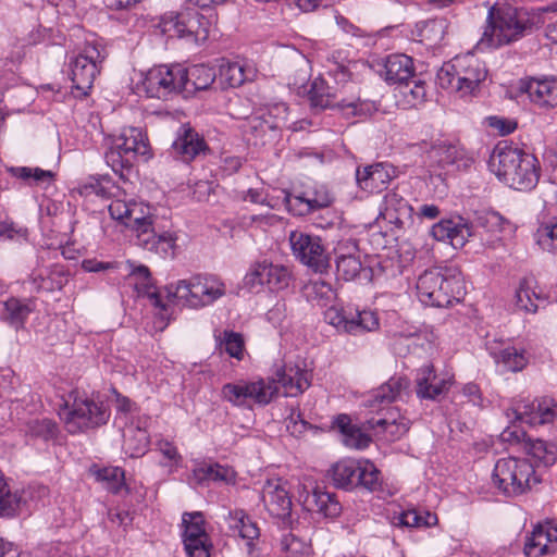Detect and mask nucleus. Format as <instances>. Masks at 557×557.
I'll use <instances>...</instances> for the list:
<instances>
[{
  "label": "nucleus",
  "mask_w": 557,
  "mask_h": 557,
  "mask_svg": "<svg viewBox=\"0 0 557 557\" xmlns=\"http://www.w3.org/2000/svg\"><path fill=\"white\" fill-rule=\"evenodd\" d=\"M140 157L146 160L149 158V144L145 133L138 127L123 128L104 154L107 164L121 176L123 171H129Z\"/></svg>",
  "instance_id": "423d86ee"
},
{
  "label": "nucleus",
  "mask_w": 557,
  "mask_h": 557,
  "mask_svg": "<svg viewBox=\"0 0 557 557\" xmlns=\"http://www.w3.org/2000/svg\"><path fill=\"white\" fill-rule=\"evenodd\" d=\"M221 397L235 407L246 408L244 380L224 384L221 388Z\"/></svg>",
  "instance_id": "4d7b16f0"
},
{
  "label": "nucleus",
  "mask_w": 557,
  "mask_h": 557,
  "mask_svg": "<svg viewBox=\"0 0 557 557\" xmlns=\"http://www.w3.org/2000/svg\"><path fill=\"white\" fill-rule=\"evenodd\" d=\"M129 275L135 280V287L138 293L146 295L154 307L165 309V305L162 304L160 295L153 289V282L151 273L146 265L139 264L134 265L128 262Z\"/></svg>",
  "instance_id": "e433bc0d"
},
{
  "label": "nucleus",
  "mask_w": 557,
  "mask_h": 557,
  "mask_svg": "<svg viewBox=\"0 0 557 557\" xmlns=\"http://www.w3.org/2000/svg\"><path fill=\"white\" fill-rule=\"evenodd\" d=\"M381 75L388 84L403 85L416 75L412 58L403 53L388 55L384 62Z\"/></svg>",
  "instance_id": "c756f323"
},
{
  "label": "nucleus",
  "mask_w": 557,
  "mask_h": 557,
  "mask_svg": "<svg viewBox=\"0 0 557 557\" xmlns=\"http://www.w3.org/2000/svg\"><path fill=\"white\" fill-rule=\"evenodd\" d=\"M431 234L436 240H448L453 247L458 248L466 244L468 237L474 235V227L461 216H457L434 224Z\"/></svg>",
  "instance_id": "b1692460"
},
{
  "label": "nucleus",
  "mask_w": 557,
  "mask_h": 557,
  "mask_svg": "<svg viewBox=\"0 0 557 557\" xmlns=\"http://www.w3.org/2000/svg\"><path fill=\"white\" fill-rule=\"evenodd\" d=\"M492 481L508 497L524 494L540 482L532 463L513 457L497 460Z\"/></svg>",
  "instance_id": "0eeeda50"
},
{
  "label": "nucleus",
  "mask_w": 557,
  "mask_h": 557,
  "mask_svg": "<svg viewBox=\"0 0 557 557\" xmlns=\"http://www.w3.org/2000/svg\"><path fill=\"white\" fill-rule=\"evenodd\" d=\"M103 59L104 57L96 46H86L83 53L70 62L73 88L81 91L82 96H86L91 88L99 72L98 63Z\"/></svg>",
  "instance_id": "ddd939ff"
},
{
  "label": "nucleus",
  "mask_w": 557,
  "mask_h": 557,
  "mask_svg": "<svg viewBox=\"0 0 557 557\" xmlns=\"http://www.w3.org/2000/svg\"><path fill=\"white\" fill-rule=\"evenodd\" d=\"M263 113L276 132L287 123L288 108L283 102L270 106Z\"/></svg>",
  "instance_id": "052dcab7"
},
{
  "label": "nucleus",
  "mask_w": 557,
  "mask_h": 557,
  "mask_svg": "<svg viewBox=\"0 0 557 557\" xmlns=\"http://www.w3.org/2000/svg\"><path fill=\"white\" fill-rule=\"evenodd\" d=\"M35 310V302L32 299L10 298L3 302V310L0 314L2 321L18 330L24 326L28 315Z\"/></svg>",
  "instance_id": "2f4dec72"
},
{
  "label": "nucleus",
  "mask_w": 557,
  "mask_h": 557,
  "mask_svg": "<svg viewBox=\"0 0 557 557\" xmlns=\"http://www.w3.org/2000/svg\"><path fill=\"white\" fill-rule=\"evenodd\" d=\"M112 219L120 221L124 225L129 224V216L139 211L143 213V206L136 202H126L121 199H114L108 207Z\"/></svg>",
  "instance_id": "09e8293b"
},
{
  "label": "nucleus",
  "mask_w": 557,
  "mask_h": 557,
  "mask_svg": "<svg viewBox=\"0 0 557 557\" xmlns=\"http://www.w3.org/2000/svg\"><path fill=\"white\" fill-rule=\"evenodd\" d=\"M249 78L245 66L238 62H226L220 65L219 79L225 87H239Z\"/></svg>",
  "instance_id": "a18cd8bd"
},
{
  "label": "nucleus",
  "mask_w": 557,
  "mask_h": 557,
  "mask_svg": "<svg viewBox=\"0 0 557 557\" xmlns=\"http://www.w3.org/2000/svg\"><path fill=\"white\" fill-rule=\"evenodd\" d=\"M486 76L484 63L474 54L467 53L444 63L437 72L436 79L442 88L466 97L474 95Z\"/></svg>",
  "instance_id": "20e7f679"
},
{
  "label": "nucleus",
  "mask_w": 557,
  "mask_h": 557,
  "mask_svg": "<svg viewBox=\"0 0 557 557\" xmlns=\"http://www.w3.org/2000/svg\"><path fill=\"white\" fill-rule=\"evenodd\" d=\"M99 481L106 484L111 493H119L124 485V471L117 467L103 468L96 472Z\"/></svg>",
  "instance_id": "864d4df0"
},
{
  "label": "nucleus",
  "mask_w": 557,
  "mask_h": 557,
  "mask_svg": "<svg viewBox=\"0 0 557 557\" xmlns=\"http://www.w3.org/2000/svg\"><path fill=\"white\" fill-rule=\"evenodd\" d=\"M223 346L225 351L233 358L242 359L244 351V341L242 336L234 332H225Z\"/></svg>",
  "instance_id": "680f3d73"
},
{
  "label": "nucleus",
  "mask_w": 557,
  "mask_h": 557,
  "mask_svg": "<svg viewBox=\"0 0 557 557\" xmlns=\"http://www.w3.org/2000/svg\"><path fill=\"white\" fill-rule=\"evenodd\" d=\"M500 436L504 442L519 444L523 447L528 434L523 430L517 428L516 425H512L505 429Z\"/></svg>",
  "instance_id": "774afa93"
},
{
  "label": "nucleus",
  "mask_w": 557,
  "mask_h": 557,
  "mask_svg": "<svg viewBox=\"0 0 557 557\" xmlns=\"http://www.w3.org/2000/svg\"><path fill=\"white\" fill-rule=\"evenodd\" d=\"M515 419L529 425L552 423L557 418V401L544 397L511 410Z\"/></svg>",
  "instance_id": "aec40b11"
},
{
  "label": "nucleus",
  "mask_w": 557,
  "mask_h": 557,
  "mask_svg": "<svg viewBox=\"0 0 557 557\" xmlns=\"http://www.w3.org/2000/svg\"><path fill=\"white\" fill-rule=\"evenodd\" d=\"M361 261L359 256H352L341 251L336 257V272L345 281L354 280L361 271Z\"/></svg>",
  "instance_id": "de8ad7c7"
},
{
  "label": "nucleus",
  "mask_w": 557,
  "mask_h": 557,
  "mask_svg": "<svg viewBox=\"0 0 557 557\" xmlns=\"http://www.w3.org/2000/svg\"><path fill=\"white\" fill-rule=\"evenodd\" d=\"M361 461L343 459L332 466L330 475L336 487L351 488L357 486V476Z\"/></svg>",
  "instance_id": "f704fd0d"
},
{
  "label": "nucleus",
  "mask_w": 557,
  "mask_h": 557,
  "mask_svg": "<svg viewBox=\"0 0 557 557\" xmlns=\"http://www.w3.org/2000/svg\"><path fill=\"white\" fill-rule=\"evenodd\" d=\"M227 519L230 528L234 531H237L240 537L247 540V546L249 553H251L253 541L258 540L260 536V531L257 523L252 521L244 510L239 509L230 511Z\"/></svg>",
  "instance_id": "c9c22d12"
},
{
  "label": "nucleus",
  "mask_w": 557,
  "mask_h": 557,
  "mask_svg": "<svg viewBox=\"0 0 557 557\" xmlns=\"http://www.w3.org/2000/svg\"><path fill=\"white\" fill-rule=\"evenodd\" d=\"M431 154L441 166L455 164L462 158L463 151L455 145L442 143L433 147Z\"/></svg>",
  "instance_id": "603ef678"
},
{
  "label": "nucleus",
  "mask_w": 557,
  "mask_h": 557,
  "mask_svg": "<svg viewBox=\"0 0 557 557\" xmlns=\"http://www.w3.org/2000/svg\"><path fill=\"white\" fill-rule=\"evenodd\" d=\"M149 445V436L146 430L140 428H128L124 440L125 453L132 458L145 455Z\"/></svg>",
  "instance_id": "c03bdc74"
},
{
  "label": "nucleus",
  "mask_w": 557,
  "mask_h": 557,
  "mask_svg": "<svg viewBox=\"0 0 557 557\" xmlns=\"http://www.w3.org/2000/svg\"><path fill=\"white\" fill-rule=\"evenodd\" d=\"M395 169L387 163H375L363 169L358 168L356 180L359 187L369 193H380L395 177Z\"/></svg>",
  "instance_id": "393cba45"
},
{
  "label": "nucleus",
  "mask_w": 557,
  "mask_h": 557,
  "mask_svg": "<svg viewBox=\"0 0 557 557\" xmlns=\"http://www.w3.org/2000/svg\"><path fill=\"white\" fill-rule=\"evenodd\" d=\"M409 381L406 377H391L386 383L372 392L367 400L368 407L375 409L383 405H388L398 399H403L408 394Z\"/></svg>",
  "instance_id": "cd10ccee"
},
{
  "label": "nucleus",
  "mask_w": 557,
  "mask_h": 557,
  "mask_svg": "<svg viewBox=\"0 0 557 557\" xmlns=\"http://www.w3.org/2000/svg\"><path fill=\"white\" fill-rule=\"evenodd\" d=\"M207 145L203 138L188 125H183L177 132L176 139L171 147V154L185 163L205 153Z\"/></svg>",
  "instance_id": "5701e85b"
},
{
  "label": "nucleus",
  "mask_w": 557,
  "mask_h": 557,
  "mask_svg": "<svg viewBox=\"0 0 557 557\" xmlns=\"http://www.w3.org/2000/svg\"><path fill=\"white\" fill-rule=\"evenodd\" d=\"M312 107L319 109L338 108L341 110L351 109L352 114H357L358 100H337L335 95L330 92L326 83L321 78H315L308 92Z\"/></svg>",
  "instance_id": "a878e982"
},
{
  "label": "nucleus",
  "mask_w": 557,
  "mask_h": 557,
  "mask_svg": "<svg viewBox=\"0 0 557 557\" xmlns=\"http://www.w3.org/2000/svg\"><path fill=\"white\" fill-rule=\"evenodd\" d=\"M293 255L314 272L323 273L330 267L329 253L319 236L292 231L288 236Z\"/></svg>",
  "instance_id": "9d476101"
},
{
  "label": "nucleus",
  "mask_w": 557,
  "mask_h": 557,
  "mask_svg": "<svg viewBox=\"0 0 557 557\" xmlns=\"http://www.w3.org/2000/svg\"><path fill=\"white\" fill-rule=\"evenodd\" d=\"M187 557H211L212 543L210 539L184 543Z\"/></svg>",
  "instance_id": "0e129e2a"
},
{
  "label": "nucleus",
  "mask_w": 557,
  "mask_h": 557,
  "mask_svg": "<svg viewBox=\"0 0 557 557\" xmlns=\"http://www.w3.org/2000/svg\"><path fill=\"white\" fill-rule=\"evenodd\" d=\"M193 480L198 484H205L211 481L234 484L236 481V472L228 466L219 463L202 465L194 469Z\"/></svg>",
  "instance_id": "72a5a7b5"
},
{
  "label": "nucleus",
  "mask_w": 557,
  "mask_h": 557,
  "mask_svg": "<svg viewBox=\"0 0 557 557\" xmlns=\"http://www.w3.org/2000/svg\"><path fill=\"white\" fill-rule=\"evenodd\" d=\"M182 91L194 94L198 90H207L215 81L216 73L213 67L205 64H196L189 69L183 67Z\"/></svg>",
  "instance_id": "7c9ffc66"
},
{
  "label": "nucleus",
  "mask_w": 557,
  "mask_h": 557,
  "mask_svg": "<svg viewBox=\"0 0 557 557\" xmlns=\"http://www.w3.org/2000/svg\"><path fill=\"white\" fill-rule=\"evenodd\" d=\"M453 383L451 375H438L432 364H426L417 372L416 394L420 399L435 400L447 394Z\"/></svg>",
  "instance_id": "a211bd4d"
},
{
  "label": "nucleus",
  "mask_w": 557,
  "mask_h": 557,
  "mask_svg": "<svg viewBox=\"0 0 557 557\" xmlns=\"http://www.w3.org/2000/svg\"><path fill=\"white\" fill-rule=\"evenodd\" d=\"M286 429L293 436H301L313 426L307 422L300 413H292L286 420Z\"/></svg>",
  "instance_id": "69168bd1"
},
{
  "label": "nucleus",
  "mask_w": 557,
  "mask_h": 557,
  "mask_svg": "<svg viewBox=\"0 0 557 557\" xmlns=\"http://www.w3.org/2000/svg\"><path fill=\"white\" fill-rule=\"evenodd\" d=\"M182 521L184 525L183 543L210 539L206 532L205 518L201 512H185Z\"/></svg>",
  "instance_id": "79ce46f5"
},
{
  "label": "nucleus",
  "mask_w": 557,
  "mask_h": 557,
  "mask_svg": "<svg viewBox=\"0 0 557 557\" xmlns=\"http://www.w3.org/2000/svg\"><path fill=\"white\" fill-rule=\"evenodd\" d=\"M22 495L12 490L0 470V517L14 518L21 511Z\"/></svg>",
  "instance_id": "58836bf2"
},
{
  "label": "nucleus",
  "mask_w": 557,
  "mask_h": 557,
  "mask_svg": "<svg viewBox=\"0 0 557 557\" xmlns=\"http://www.w3.org/2000/svg\"><path fill=\"white\" fill-rule=\"evenodd\" d=\"M324 319L339 333L355 336L376 331L380 326L379 318L370 310L356 311L348 315L344 309L333 306L324 312Z\"/></svg>",
  "instance_id": "9b49d317"
},
{
  "label": "nucleus",
  "mask_w": 557,
  "mask_h": 557,
  "mask_svg": "<svg viewBox=\"0 0 557 557\" xmlns=\"http://www.w3.org/2000/svg\"><path fill=\"white\" fill-rule=\"evenodd\" d=\"M524 554L527 557H543L557 552V527L549 522L537 524L525 537Z\"/></svg>",
  "instance_id": "4be33fe9"
},
{
  "label": "nucleus",
  "mask_w": 557,
  "mask_h": 557,
  "mask_svg": "<svg viewBox=\"0 0 557 557\" xmlns=\"http://www.w3.org/2000/svg\"><path fill=\"white\" fill-rule=\"evenodd\" d=\"M284 389L287 397H296L304 393L311 384V374L305 368L297 363L287 362L276 367L273 375L269 377Z\"/></svg>",
  "instance_id": "dca6fc26"
},
{
  "label": "nucleus",
  "mask_w": 557,
  "mask_h": 557,
  "mask_svg": "<svg viewBox=\"0 0 557 557\" xmlns=\"http://www.w3.org/2000/svg\"><path fill=\"white\" fill-rule=\"evenodd\" d=\"M523 90L531 102L542 109L557 107V78L530 79L524 84Z\"/></svg>",
  "instance_id": "bb28decb"
},
{
  "label": "nucleus",
  "mask_w": 557,
  "mask_h": 557,
  "mask_svg": "<svg viewBox=\"0 0 557 557\" xmlns=\"http://www.w3.org/2000/svg\"><path fill=\"white\" fill-rule=\"evenodd\" d=\"M488 164L500 181L517 190L532 189L540 178L537 159L511 145H497Z\"/></svg>",
  "instance_id": "f03ea898"
},
{
  "label": "nucleus",
  "mask_w": 557,
  "mask_h": 557,
  "mask_svg": "<svg viewBox=\"0 0 557 557\" xmlns=\"http://www.w3.org/2000/svg\"><path fill=\"white\" fill-rule=\"evenodd\" d=\"M182 65H159L150 69L144 81L143 87L150 98H165L172 92L182 91L183 86Z\"/></svg>",
  "instance_id": "f8f14e48"
},
{
  "label": "nucleus",
  "mask_w": 557,
  "mask_h": 557,
  "mask_svg": "<svg viewBox=\"0 0 557 557\" xmlns=\"http://www.w3.org/2000/svg\"><path fill=\"white\" fill-rule=\"evenodd\" d=\"M137 243L143 248L153 251L161 257L173 256L176 236L171 232L157 233L151 216H136L135 230Z\"/></svg>",
  "instance_id": "4468645a"
},
{
  "label": "nucleus",
  "mask_w": 557,
  "mask_h": 557,
  "mask_svg": "<svg viewBox=\"0 0 557 557\" xmlns=\"http://www.w3.org/2000/svg\"><path fill=\"white\" fill-rule=\"evenodd\" d=\"M370 441L371 438L355 425L343 435V443L349 448H366Z\"/></svg>",
  "instance_id": "e2e57ef3"
},
{
  "label": "nucleus",
  "mask_w": 557,
  "mask_h": 557,
  "mask_svg": "<svg viewBox=\"0 0 557 557\" xmlns=\"http://www.w3.org/2000/svg\"><path fill=\"white\" fill-rule=\"evenodd\" d=\"M208 20L196 10L169 12L159 22L162 34L195 44L203 42L208 38Z\"/></svg>",
  "instance_id": "1a4fd4ad"
},
{
  "label": "nucleus",
  "mask_w": 557,
  "mask_h": 557,
  "mask_svg": "<svg viewBox=\"0 0 557 557\" xmlns=\"http://www.w3.org/2000/svg\"><path fill=\"white\" fill-rule=\"evenodd\" d=\"M474 233L478 232L483 244L490 248L503 246V235L512 232V224L500 213L488 210L476 214Z\"/></svg>",
  "instance_id": "2eb2a0df"
},
{
  "label": "nucleus",
  "mask_w": 557,
  "mask_h": 557,
  "mask_svg": "<svg viewBox=\"0 0 557 557\" xmlns=\"http://www.w3.org/2000/svg\"><path fill=\"white\" fill-rule=\"evenodd\" d=\"M243 117L247 120L245 125L246 132L256 138L255 144H258L259 139L260 144L263 145L267 140L273 139L275 137L276 131L270 124V121L267 119L263 112Z\"/></svg>",
  "instance_id": "a19ab883"
},
{
  "label": "nucleus",
  "mask_w": 557,
  "mask_h": 557,
  "mask_svg": "<svg viewBox=\"0 0 557 557\" xmlns=\"http://www.w3.org/2000/svg\"><path fill=\"white\" fill-rule=\"evenodd\" d=\"M393 524L396 527L421 528L433 527L437 523V517L430 511L419 512L416 509L403 511L393 518Z\"/></svg>",
  "instance_id": "37998d69"
},
{
  "label": "nucleus",
  "mask_w": 557,
  "mask_h": 557,
  "mask_svg": "<svg viewBox=\"0 0 557 557\" xmlns=\"http://www.w3.org/2000/svg\"><path fill=\"white\" fill-rule=\"evenodd\" d=\"M166 297L171 302L190 308H200L211 305L225 295L224 283L214 275H194L188 280H181L166 287Z\"/></svg>",
  "instance_id": "39448f33"
},
{
  "label": "nucleus",
  "mask_w": 557,
  "mask_h": 557,
  "mask_svg": "<svg viewBox=\"0 0 557 557\" xmlns=\"http://www.w3.org/2000/svg\"><path fill=\"white\" fill-rule=\"evenodd\" d=\"M59 416L64 421L66 430L75 434L106 424L110 412L102 401L86 395H75L71 405L65 403L60 409Z\"/></svg>",
  "instance_id": "6e6552de"
},
{
  "label": "nucleus",
  "mask_w": 557,
  "mask_h": 557,
  "mask_svg": "<svg viewBox=\"0 0 557 557\" xmlns=\"http://www.w3.org/2000/svg\"><path fill=\"white\" fill-rule=\"evenodd\" d=\"M290 273L287 268L280 264L261 262L255 264L245 276L250 287L268 285L271 290H281L288 286Z\"/></svg>",
  "instance_id": "6ab92c4d"
},
{
  "label": "nucleus",
  "mask_w": 557,
  "mask_h": 557,
  "mask_svg": "<svg viewBox=\"0 0 557 557\" xmlns=\"http://www.w3.org/2000/svg\"><path fill=\"white\" fill-rule=\"evenodd\" d=\"M10 172L17 178L24 181L33 180L36 184L46 182L50 183L54 177V174L51 171L42 170L39 168L17 166L11 168Z\"/></svg>",
  "instance_id": "6e6d98bb"
},
{
  "label": "nucleus",
  "mask_w": 557,
  "mask_h": 557,
  "mask_svg": "<svg viewBox=\"0 0 557 557\" xmlns=\"http://www.w3.org/2000/svg\"><path fill=\"white\" fill-rule=\"evenodd\" d=\"M536 242L543 250L557 253V222L542 225L536 232Z\"/></svg>",
  "instance_id": "13d9d810"
},
{
  "label": "nucleus",
  "mask_w": 557,
  "mask_h": 557,
  "mask_svg": "<svg viewBox=\"0 0 557 557\" xmlns=\"http://www.w3.org/2000/svg\"><path fill=\"white\" fill-rule=\"evenodd\" d=\"M309 510H315L323 513L325 517H337L342 511L339 502L335 495L322 491L320 487H314L311 494H308L304 500Z\"/></svg>",
  "instance_id": "473e14b6"
},
{
  "label": "nucleus",
  "mask_w": 557,
  "mask_h": 557,
  "mask_svg": "<svg viewBox=\"0 0 557 557\" xmlns=\"http://www.w3.org/2000/svg\"><path fill=\"white\" fill-rule=\"evenodd\" d=\"M26 433L48 441L53 438L58 433L57 424L47 418L32 419L26 423Z\"/></svg>",
  "instance_id": "3c124183"
},
{
  "label": "nucleus",
  "mask_w": 557,
  "mask_h": 557,
  "mask_svg": "<svg viewBox=\"0 0 557 557\" xmlns=\"http://www.w3.org/2000/svg\"><path fill=\"white\" fill-rule=\"evenodd\" d=\"M416 288L420 301L433 307H448L466 294L461 272L454 267L424 271L418 277Z\"/></svg>",
  "instance_id": "7ed1b4c3"
},
{
  "label": "nucleus",
  "mask_w": 557,
  "mask_h": 557,
  "mask_svg": "<svg viewBox=\"0 0 557 557\" xmlns=\"http://www.w3.org/2000/svg\"><path fill=\"white\" fill-rule=\"evenodd\" d=\"M329 62V73L332 74L337 83H345L350 77V72L348 66L337 61L335 55H332L327 59Z\"/></svg>",
  "instance_id": "338daca9"
},
{
  "label": "nucleus",
  "mask_w": 557,
  "mask_h": 557,
  "mask_svg": "<svg viewBox=\"0 0 557 557\" xmlns=\"http://www.w3.org/2000/svg\"><path fill=\"white\" fill-rule=\"evenodd\" d=\"M523 449L527 454L545 462H548L554 456L553 450H549L544 441L540 438H532L530 435L525 438Z\"/></svg>",
  "instance_id": "bf43d9fd"
},
{
  "label": "nucleus",
  "mask_w": 557,
  "mask_h": 557,
  "mask_svg": "<svg viewBox=\"0 0 557 557\" xmlns=\"http://www.w3.org/2000/svg\"><path fill=\"white\" fill-rule=\"evenodd\" d=\"M497 362L503 363V366L509 371H521L528 363V359L523 350H518L515 347H506L504 348L498 357Z\"/></svg>",
  "instance_id": "8fccbe9b"
},
{
  "label": "nucleus",
  "mask_w": 557,
  "mask_h": 557,
  "mask_svg": "<svg viewBox=\"0 0 557 557\" xmlns=\"http://www.w3.org/2000/svg\"><path fill=\"white\" fill-rule=\"evenodd\" d=\"M363 486L369 491H376L380 485V471L370 461L361 462L357 476V486Z\"/></svg>",
  "instance_id": "5fc2aeb1"
},
{
  "label": "nucleus",
  "mask_w": 557,
  "mask_h": 557,
  "mask_svg": "<svg viewBox=\"0 0 557 557\" xmlns=\"http://www.w3.org/2000/svg\"><path fill=\"white\" fill-rule=\"evenodd\" d=\"M540 302H544V299L531 286V281H521L515 294V306L517 309L528 313H535L540 308Z\"/></svg>",
  "instance_id": "ea45409f"
},
{
  "label": "nucleus",
  "mask_w": 557,
  "mask_h": 557,
  "mask_svg": "<svg viewBox=\"0 0 557 557\" xmlns=\"http://www.w3.org/2000/svg\"><path fill=\"white\" fill-rule=\"evenodd\" d=\"M541 18L540 13L524 8L492 7L479 45L483 48H497L517 41L539 27Z\"/></svg>",
  "instance_id": "f257e3e1"
},
{
  "label": "nucleus",
  "mask_w": 557,
  "mask_h": 557,
  "mask_svg": "<svg viewBox=\"0 0 557 557\" xmlns=\"http://www.w3.org/2000/svg\"><path fill=\"white\" fill-rule=\"evenodd\" d=\"M368 424L371 429H380L388 441L400 438L409 430V420L404 417H396L393 412L387 418H373L368 421Z\"/></svg>",
  "instance_id": "4c0bfd02"
},
{
  "label": "nucleus",
  "mask_w": 557,
  "mask_h": 557,
  "mask_svg": "<svg viewBox=\"0 0 557 557\" xmlns=\"http://www.w3.org/2000/svg\"><path fill=\"white\" fill-rule=\"evenodd\" d=\"M246 408L253 405L267 406L278 394L277 385L269 377H259L255 381L244 380Z\"/></svg>",
  "instance_id": "c85d7f7f"
},
{
  "label": "nucleus",
  "mask_w": 557,
  "mask_h": 557,
  "mask_svg": "<svg viewBox=\"0 0 557 557\" xmlns=\"http://www.w3.org/2000/svg\"><path fill=\"white\" fill-rule=\"evenodd\" d=\"M412 81H407L401 87V95L410 107H417L426 101L429 88L421 77L414 75Z\"/></svg>",
  "instance_id": "49530a36"
},
{
  "label": "nucleus",
  "mask_w": 557,
  "mask_h": 557,
  "mask_svg": "<svg viewBox=\"0 0 557 557\" xmlns=\"http://www.w3.org/2000/svg\"><path fill=\"white\" fill-rule=\"evenodd\" d=\"M284 201L289 212L294 215L304 216L315 210L330 207L334 197L325 186H319L313 191L302 195L287 193Z\"/></svg>",
  "instance_id": "f3484780"
},
{
  "label": "nucleus",
  "mask_w": 557,
  "mask_h": 557,
  "mask_svg": "<svg viewBox=\"0 0 557 557\" xmlns=\"http://www.w3.org/2000/svg\"><path fill=\"white\" fill-rule=\"evenodd\" d=\"M262 502L273 517L285 519L292 511V499L281 479H271L262 487Z\"/></svg>",
  "instance_id": "412c9836"
}]
</instances>
